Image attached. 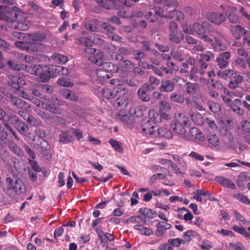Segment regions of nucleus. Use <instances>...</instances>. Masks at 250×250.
Here are the masks:
<instances>
[{"mask_svg":"<svg viewBox=\"0 0 250 250\" xmlns=\"http://www.w3.org/2000/svg\"><path fill=\"white\" fill-rule=\"evenodd\" d=\"M185 49L183 47H180L177 50L171 51L172 57L176 60L182 61L184 60L185 57Z\"/></svg>","mask_w":250,"mask_h":250,"instance_id":"412c9836","label":"nucleus"},{"mask_svg":"<svg viewBox=\"0 0 250 250\" xmlns=\"http://www.w3.org/2000/svg\"><path fill=\"white\" fill-rule=\"evenodd\" d=\"M187 93L189 95H194L196 93L197 89L199 88L198 84L191 83H188L186 85Z\"/></svg>","mask_w":250,"mask_h":250,"instance_id":"c9c22d12","label":"nucleus"},{"mask_svg":"<svg viewBox=\"0 0 250 250\" xmlns=\"http://www.w3.org/2000/svg\"><path fill=\"white\" fill-rule=\"evenodd\" d=\"M232 36L236 40H239L242 35H246L247 31L240 25L229 26Z\"/></svg>","mask_w":250,"mask_h":250,"instance_id":"4468645a","label":"nucleus"},{"mask_svg":"<svg viewBox=\"0 0 250 250\" xmlns=\"http://www.w3.org/2000/svg\"><path fill=\"white\" fill-rule=\"evenodd\" d=\"M168 243L171 244L175 247H179L181 244H185V241L180 238L175 239H170L168 240Z\"/></svg>","mask_w":250,"mask_h":250,"instance_id":"3c124183","label":"nucleus"},{"mask_svg":"<svg viewBox=\"0 0 250 250\" xmlns=\"http://www.w3.org/2000/svg\"><path fill=\"white\" fill-rule=\"evenodd\" d=\"M216 75L219 78L226 80L228 78H232V77L235 76L236 72L232 70L226 69L217 71Z\"/></svg>","mask_w":250,"mask_h":250,"instance_id":"4be33fe9","label":"nucleus"},{"mask_svg":"<svg viewBox=\"0 0 250 250\" xmlns=\"http://www.w3.org/2000/svg\"><path fill=\"white\" fill-rule=\"evenodd\" d=\"M159 107L160 112L163 111H169L171 108L169 103L165 101H161Z\"/></svg>","mask_w":250,"mask_h":250,"instance_id":"5fc2aeb1","label":"nucleus"},{"mask_svg":"<svg viewBox=\"0 0 250 250\" xmlns=\"http://www.w3.org/2000/svg\"><path fill=\"white\" fill-rule=\"evenodd\" d=\"M135 64L131 61L125 60L120 62L119 64V70L124 72H130L134 68Z\"/></svg>","mask_w":250,"mask_h":250,"instance_id":"6ab92c4d","label":"nucleus"},{"mask_svg":"<svg viewBox=\"0 0 250 250\" xmlns=\"http://www.w3.org/2000/svg\"><path fill=\"white\" fill-rule=\"evenodd\" d=\"M215 181L223 187L234 189L236 188L235 184L229 179L223 176H216L214 179Z\"/></svg>","mask_w":250,"mask_h":250,"instance_id":"dca6fc26","label":"nucleus"},{"mask_svg":"<svg viewBox=\"0 0 250 250\" xmlns=\"http://www.w3.org/2000/svg\"><path fill=\"white\" fill-rule=\"evenodd\" d=\"M62 104L61 102L59 101L57 98H52L48 102L45 108L52 113L61 114L63 111L62 108L60 107V105Z\"/></svg>","mask_w":250,"mask_h":250,"instance_id":"6e6552de","label":"nucleus"},{"mask_svg":"<svg viewBox=\"0 0 250 250\" xmlns=\"http://www.w3.org/2000/svg\"><path fill=\"white\" fill-rule=\"evenodd\" d=\"M139 212L144 215L145 217H148L149 218H152L153 215L156 214V212L151 209L147 208H140L139 210Z\"/></svg>","mask_w":250,"mask_h":250,"instance_id":"4c0bfd02","label":"nucleus"},{"mask_svg":"<svg viewBox=\"0 0 250 250\" xmlns=\"http://www.w3.org/2000/svg\"><path fill=\"white\" fill-rule=\"evenodd\" d=\"M242 135L245 141L250 144V122L248 121H243L241 122Z\"/></svg>","mask_w":250,"mask_h":250,"instance_id":"f3484780","label":"nucleus"},{"mask_svg":"<svg viewBox=\"0 0 250 250\" xmlns=\"http://www.w3.org/2000/svg\"><path fill=\"white\" fill-rule=\"evenodd\" d=\"M209 83L211 86L215 89L221 90L223 88V85L220 82L218 81L211 79L210 82H209Z\"/></svg>","mask_w":250,"mask_h":250,"instance_id":"0e129e2a","label":"nucleus"},{"mask_svg":"<svg viewBox=\"0 0 250 250\" xmlns=\"http://www.w3.org/2000/svg\"><path fill=\"white\" fill-rule=\"evenodd\" d=\"M16 18V17H11L10 21H7L6 22V25L13 29L19 28V25L20 24H18L15 21V18Z\"/></svg>","mask_w":250,"mask_h":250,"instance_id":"052dcab7","label":"nucleus"},{"mask_svg":"<svg viewBox=\"0 0 250 250\" xmlns=\"http://www.w3.org/2000/svg\"><path fill=\"white\" fill-rule=\"evenodd\" d=\"M5 181V193L11 199H15L26 191V186L22 181L15 175L6 177Z\"/></svg>","mask_w":250,"mask_h":250,"instance_id":"f257e3e1","label":"nucleus"},{"mask_svg":"<svg viewBox=\"0 0 250 250\" xmlns=\"http://www.w3.org/2000/svg\"><path fill=\"white\" fill-rule=\"evenodd\" d=\"M18 76H12L11 77L8 82V84L9 86L12 87L13 88L18 90L19 89V85Z\"/></svg>","mask_w":250,"mask_h":250,"instance_id":"37998d69","label":"nucleus"},{"mask_svg":"<svg viewBox=\"0 0 250 250\" xmlns=\"http://www.w3.org/2000/svg\"><path fill=\"white\" fill-rule=\"evenodd\" d=\"M230 57V52L227 51L220 54L216 60L218 67L220 69L226 68L229 65Z\"/></svg>","mask_w":250,"mask_h":250,"instance_id":"9d476101","label":"nucleus"},{"mask_svg":"<svg viewBox=\"0 0 250 250\" xmlns=\"http://www.w3.org/2000/svg\"><path fill=\"white\" fill-rule=\"evenodd\" d=\"M12 151L16 154L20 156H22L23 152L20 146L15 144H12L10 146Z\"/></svg>","mask_w":250,"mask_h":250,"instance_id":"13d9d810","label":"nucleus"},{"mask_svg":"<svg viewBox=\"0 0 250 250\" xmlns=\"http://www.w3.org/2000/svg\"><path fill=\"white\" fill-rule=\"evenodd\" d=\"M242 102L239 99H236L233 101L229 106L233 111L239 115H242L244 113V109L241 107Z\"/></svg>","mask_w":250,"mask_h":250,"instance_id":"aec40b11","label":"nucleus"},{"mask_svg":"<svg viewBox=\"0 0 250 250\" xmlns=\"http://www.w3.org/2000/svg\"><path fill=\"white\" fill-rule=\"evenodd\" d=\"M226 18H228L229 21L233 24H236L239 22V17L235 13L227 11L225 13Z\"/></svg>","mask_w":250,"mask_h":250,"instance_id":"ea45409f","label":"nucleus"},{"mask_svg":"<svg viewBox=\"0 0 250 250\" xmlns=\"http://www.w3.org/2000/svg\"><path fill=\"white\" fill-rule=\"evenodd\" d=\"M57 83L58 85L64 87H71L73 85V82L68 78L62 77L59 79Z\"/></svg>","mask_w":250,"mask_h":250,"instance_id":"58836bf2","label":"nucleus"},{"mask_svg":"<svg viewBox=\"0 0 250 250\" xmlns=\"http://www.w3.org/2000/svg\"><path fill=\"white\" fill-rule=\"evenodd\" d=\"M156 134L159 137L164 138L166 139H170L172 137V135L171 132L167 128L162 127L157 129Z\"/></svg>","mask_w":250,"mask_h":250,"instance_id":"a878e982","label":"nucleus"},{"mask_svg":"<svg viewBox=\"0 0 250 250\" xmlns=\"http://www.w3.org/2000/svg\"><path fill=\"white\" fill-rule=\"evenodd\" d=\"M197 133H199V129L196 127H191L189 130V135H182V137L185 140L194 141H195V138L197 137Z\"/></svg>","mask_w":250,"mask_h":250,"instance_id":"bb28decb","label":"nucleus"},{"mask_svg":"<svg viewBox=\"0 0 250 250\" xmlns=\"http://www.w3.org/2000/svg\"><path fill=\"white\" fill-rule=\"evenodd\" d=\"M34 146L43 155L45 159H50L51 155L48 152L50 147L47 141L43 140L36 142Z\"/></svg>","mask_w":250,"mask_h":250,"instance_id":"0eeeda50","label":"nucleus"},{"mask_svg":"<svg viewBox=\"0 0 250 250\" xmlns=\"http://www.w3.org/2000/svg\"><path fill=\"white\" fill-rule=\"evenodd\" d=\"M103 68L108 72L117 73L119 72V66L112 63L110 62H105L103 65Z\"/></svg>","mask_w":250,"mask_h":250,"instance_id":"c756f323","label":"nucleus"},{"mask_svg":"<svg viewBox=\"0 0 250 250\" xmlns=\"http://www.w3.org/2000/svg\"><path fill=\"white\" fill-rule=\"evenodd\" d=\"M109 143L116 151L121 153H123L124 149L121 143L112 138L109 140Z\"/></svg>","mask_w":250,"mask_h":250,"instance_id":"72a5a7b5","label":"nucleus"},{"mask_svg":"<svg viewBox=\"0 0 250 250\" xmlns=\"http://www.w3.org/2000/svg\"><path fill=\"white\" fill-rule=\"evenodd\" d=\"M240 180L244 182L250 181V175L249 173L247 172H241L238 176Z\"/></svg>","mask_w":250,"mask_h":250,"instance_id":"774afa93","label":"nucleus"},{"mask_svg":"<svg viewBox=\"0 0 250 250\" xmlns=\"http://www.w3.org/2000/svg\"><path fill=\"white\" fill-rule=\"evenodd\" d=\"M17 120V117L13 114L7 115L6 113L2 108H0V120L3 122L6 128L9 130L16 137V133L12 127L9 125L10 123H12V121Z\"/></svg>","mask_w":250,"mask_h":250,"instance_id":"39448f33","label":"nucleus"},{"mask_svg":"<svg viewBox=\"0 0 250 250\" xmlns=\"http://www.w3.org/2000/svg\"><path fill=\"white\" fill-rule=\"evenodd\" d=\"M190 116L192 121L196 124L199 125H202L203 123V118L201 117V115L200 113H190Z\"/></svg>","mask_w":250,"mask_h":250,"instance_id":"c03bdc74","label":"nucleus"},{"mask_svg":"<svg viewBox=\"0 0 250 250\" xmlns=\"http://www.w3.org/2000/svg\"><path fill=\"white\" fill-rule=\"evenodd\" d=\"M170 99L173 102L179 104H182L184 103L185 101V98L184 97L179 95L175 92H173L170 96Z\"/></svg>","mask_w":250,"mask_h":250,"instance_id":"79ce46f5","label":"nucleus"},{"mask_svg":"<svg viewBox=\"0 0 250 250\" xmlns=\"http://www.w3.org/2000/svg\"><path fill=\"white\" fill-rule=\"evenodd\" d=\"M154 89V86L146 83L138 90L137 94L141 100L145 102H148L150 100V96L148 92Z\"/></svg>","mask_w":250,"mask_h":250,"instance_id":"423d86ee","label":"nucleus"},{"mask_svg":"<svg viewBox=\"0 0 250 250\" xmlns=\"http://www.w3.org/2000/svg\"><path fill=\"white\" fill-rule=\"evenodd\" d=\"M185 39V35L181 32H177L176 33L169 34L168 39L172 42L176 44H180L181 41Z\"/></svg>","mask_w":250,"mask_h":250,"instance_id":"5701e85b","label":"nucleus"},{"mask_svg":"<svg viewBox=\"0 0 250 250\" xmlns=\"http://www.w3.org/2000/svg\"><path fill=\"white\" fill-rule=\"evenodd\" d=\"M10 124H13L21 134L24 136L27 134L29 130L28 127L25 124L20 121L18 117L17 120L12 121V123H10Z\"/></svg>","mask_w":250,"mask_h":250,"instance_id":"a211bd4d","label":"nucleus"},{"mask_svg":"<svg viewBox=\"0 0 250 250\" xmlns=\"http://www.w3.org/2000/svg\"><path fill=\"white\" fill-rule=\"evenodd\" d=\"M156 4H160L168 8L175 7L178 5L176 0H154Z\"/></svg>","mask_w":250,"mask_h":250,"instance_id":"393cba45","label":"nucleus"},{"mask_svg":"<svg viewBox=\"0 0 250 250\" xmlns=\"http://www.w3.org/2000/svg\"><path fill=\"white\" fill-rule=\"evenodd\" d=\"M17 14L10 11L8 8L3 5H0V20L5 22L10 21L11 17H17Z\"/></svg>","mask_w":250,"mask_h":250,"instance_id":"f8f14e48","label":"nucleus"},{"mask_svg":"<svg viewBox=\"0 0 250 250\" xmlns=\"http://www.w3.org/2000/svg\"><path fill=\"white\" fill-rule=\"evenodd\" d=\"M206 17L211 23L220 25L225 22L227 19L226 16L219 12H209L207 14Z\"/></svg>","mask_w":250,"mask_h":250,"instance_id":"1a4fd4ad","label":"nucleus"},{"mask_svg":"<svg viewBox=\"0 0 250 250\" xmlns=\"http://www.w3.org/2000/svg\"><path fill=\"white\" fill-rule=\"evenodd\" d=\"M71 139L72 136L67 131L62 132L60 134V139L61 142L67 143L71 141Z\"/></svg>","mask_w":250,"mask_h":250,"instance_id":"603ef678","label":"nucleus"},{"mask_svg":"<svg viewBox=\"0 0 250 250\" xmlns=\"http://www.w3.org/2000/svg\"><path fill=\"white\" fill-rule=\"evenodd\" d=\"M44 48V45L40 42L33 41L28 42L27 52L28 53L43 51Z\"/></svg>","mask_w":250,"mask_h":250,"instance_id":"ddd939ff","label":"nucleus"},{"mask_svg":"<svg viewBox=\"0 0 250 250\" xmlns=\"http://www.w3.org/2000/svg\"><path fill=\"white\" fill-rule=\"evenodd\" d=\"M29 91L31 93L37 97L41 98L42 95V94L41 93V88L40 87L39 83L36 84L35 86L31 87L29 89Z\"/></svg>","mask_w":250,"mask_h":250,"instance_id":"de8ad7c7","label":"nucleus"},{"mask_svg":"<svg viewBox=\"0 0 250 250\" xmlns=\"http://www.w3.org/2000/svg\"><path fill=\"white\" fill-rule=\"evenodd\" d=\"M35 135L34 137L33 140L36 142L38 141L45 140V131L42 129H37L35 131Z\"/></svg>","mask_w":250,"mask_h":250,"instance_id":"473e14b6","label":"nucleus"},{"mask_svg":"<svg viewBox=\"0 0 250 250\" xmlns=\"http://www.w3.org/2000/svg\"><path fill=\"white\" fill-rule=\"evenodd\" d=\"M101 27L107 32V36L112 40L122 41L123 38L114 33L115 28L107 23L104 22L101 25Z\"/></svg>","mask_w":250,"mask_h":250,"instance_id":"9b49d317","label":"nucleus"},{"mask_svg":"<svg viewBox=\"0 0 250 250\" xmlns=\"http://www.w3.org/2000/svg\"><path fill=\"white\" fill-rule=\"evenodd\" d=\"M79 44H83L87 47H90L92 46L93 42L91 40L86 37H81L78 40Z\"/></svg>","mask_w":250,"mask_h":250,"instance_id":"bf43d9fd","label":"nucleus"},{"mask_svg":"<svg viewBox=\"0 0 250 250\" xmlns=\"http://www.w3.org/2000/svg\"><path fill=\"white\" fill-rule=\"evenodd\" d=\"M208 141L212 146H218L220 144L219 138L215 134H211L208 136Z\"/></svg>","mask_w":250,"mask_h":250,"instance_id":"a18cd8bd","label":"nucleus"},{"mask_svg":"<svg viewBox=\"0 0 250 250\" xmlns=\"http://www.w3.org/2000/svg\"><path fill=\"white\" fill-rule=\"evenodd\" d=\"M200 59L206 62H209L214 59V55L209 51H207L200 54Z\"/></svg>","mask_w":250,"mask_h":250,"instance_id":"a19ab883","label":"nucleus"},{"mask_svg":"<svg viewBox=\"0 0 250 250\" xmlns=\"http://www.w3.org/2000/svg\"><path fill=\"white\" fill-rule=\"evenodd\" d=\"M119 51L121 53V55L128 56L132 54V49L130 48H127L125 47H120Z\"/></svg>","mask_w":250,"mask_h":250,"instance_id":"338daca9","label":"nucleus"},{"mask_svg":"<svg viewBox=\"0 0 250 250\" xmlns=\"http://www.w3.org/2000/svg\"><path fill=\"white\" fill-rule=\"evenodd\" d=\"M84 52L86 53L92 54V56L89 58V60L97 65H103L105 62L104 53L99 50H97L93 48L87 47L84 49Z\"/></svg>","mask_w":250,"mask_h":250,"instance_id":"20e7f679","label":"nucleus"},{"mask_svg":"<svg viewBox=\"0 0 250 250\" xmlns=\"http://www.w3.org/2000/svg\"><path fill=\"white\" fill-rule=\"evenodd\" d=\"M42 92H45L47 94H51L53 92V87L49 85L39 83Z\"/></svg>","mask_w":250,"mask_h":250,"instance_id":"6e6d98bb","label":"nucleus"},{"mask_svg":"<svg viewBox=\"0 0 250 250\" xmlns=\"http://www.w3.org/2000/svg\"><path fill=\"white\" fill-rule=\"evenodd\" d=\"M110 57L112 60H116V61H123L124 57L121 55V53L119 52V50L118 52H110Z\"/></svg>","mask_w":250,"mask_h":250,"instance_id":"4d7b16f0","label":"nucleus"},{"mask_svg":"<svg viewBox=\"0 0 250 250\" xmlns=\"http://www.w3.org/2000/svg\"><path fill=\"white\" fill-rule=\"evenodd\" d=\"M15 106H16L20 108L25 109H28L30 108V106L28 103H26L24 100L19 98L17 99V102Z\"/></svg>","mask_w":250,"mask_h":250,"instance_id":"09e8293b","label":"nucleus"},{"mask_svg":"<svg viewBox=\"0 0 250 250\" xmlns=\"http://www.w3.org/2000/svg\"><path fill=\"white\" fill-rule=\"evenodd\" d=\"M192 32H193V34L195 33L201 35L205 33V30L202 25L198 22H195L192 26Z\"/></svg>","mask_w":250,"mask_h":250,"instance_id":"e433bc0d","label":"nucleus"},{"mask_svg":"<svg viewBox=\"0 0 250 250\" xmlns=\"http://www.w3.org/2000/svg\"><path fill=\"white\" fill-rule=\"evenodd\" d=\"M27 122L33 126H39L42 124L40 120L37 119L31 115H30L29 119L27 120Z\"/></svg>","mask_w":250,"mask_h":250,"instance_id":"680f3d73","label":"nucleus"},{"mask_svg":"<svg viewBox=\"0 0 250 250\" xmlns=\"http://www.w3.org/2000/svg\"><path fill=\"white\" fill-rule=\"evenodd\" d=\"M208 105L211 111L215 114H219L221 111V108L220 105L213 101H209L208 102Z\"/></svg>","mask_w":250,"mask_h":250,"instance_id":"f704fd0d","label":"nucleus"},{"mask_svg":"<svg viewBox=\"0 0 250 250\" xmlns=\"http://www.w3.org/2000/svg\"><path fill=\"white\" fill-rule=\"evenodd\" d=\"M51 61L56 63H65L68 59L67 57L62 54H53L50 57Z\"/></svg>","mask_w":250,"mask_h":250,"instance_id":"b1692460","label":"nucleus"},{"mask_svg":"<svg viewBox=\"0 0 250 250\" xmlns=\"http://www.w3.org/2000/svg\"><path fill=\"white\" fill-rule=\"evenodd\" d=\"M162 92H170L174 89V83L170 80H164L161 81L159 88Z\"/></svg>","mask_w":250,"mask_h":250,"instance_id":"2eb2a0df","label":"nucleus"},{"mask_svg":"<svg viewBox=\"0 0 250 250\" xmlns=\"http://www.w3.org/2000/svg\"><path fill=\"white\" fill-rule=\"evenodd\" d=\"M166 231V228L164 227V222L158 221L156 225V229L155 231V234L157 237L163 236Z\"/></svg>","mask_w":250,"mask_h":250,"instance_id":"7c9ffc66","label":"nucleus"},{"mask_svg":"<svg viewBox=\"0 0 250 250\" xmlns=\"http://www.w3.org/2000/svg\"><path fill=\"white\" fill-rule=\"evenodd\" d=\"M101 93L105 98L108 99H113L117 96L115 88L114 89L103 88L101 90Z\"/></svg>","mask_w":250,"mask_h":250,"instance_id":"cd10ccee","label":"nucleus"},{"mask_svg":"<svg viewBox=\"0 0 250 250\" xmlns=\"http://www.w3.org/2000/svg\"><path fill=\"white\" fill-rule=\"evenodd\" d=\"M132 54H133V58L138 61H141L143 58L146 57V54L142 51L132 50Z\"/></svg>","mask_w":250,"mask_h":250,"instance_id":"49530a36","label":"nucleus"},{"mask_svg":"<svg viewBox=\"0 0 250 250\" xmlns=\"http://www.w3.org/2000/svg\"><path fill=\"white\" fill-rule=\"evenodd\" d=\"M190 121L184 113L176 112L174 114V120L171 123L173 131L182 136L186 133V128L190 126Z\"/></svg>","mask_w":250,"mask_h":250,"instance_id":"7ed1b4c3","label":"nucleus"},{"mask_svg":"<svg viewBox=\"0 0 250 250\" xmlns=\"http://www.w3.org/2000/svg\"><path fill=\"white\" fill-rule=\"evenodd\" d=\"M199 70L197 66H194L191 67L190 70L189 71V77L190 80H195L197 79L196 74L198 73Z\"/></svg>","mask_w":250,"mask_h":250,"instance_id":"e2e57ef3","label":"nucleus"},{"mask_svg":"<svg viewBox=\"0 0 250 250\" xmlns=\"http://www.w3.org/2000/svg\"><path fill=\"white\" fill-rule=\"evenodd\" d=\"M15 106H16L20 108L25 109H28L30 108V106L28 103H26L24 100L19 98L17 99V102Z\"/></svg>","mask_w":250,"mask_h":250,"instance_id":"8fccbe9b","label":"nucleus"},{"mask_svg":"<svg viewBox=\"0 0 250 250\" xmlns=\"http://www.w3.org/2000/svg\"><path fill=\"white\" fill-rule=\"evenodd\" d=\"M233 197L238 199L240 202H242L243 203L246 204L247 205H249L250 204V200L248 198L247 196L242 194H234Z\"/></svg>","mask_w":250,"mask_h":250,"instance_id":"864d4df0","label":"nucleus"},{"mask_svg":"<svg viewBox=\"0 0 250 250\" xmlns=\"http://www.w3.org/2000/svg\"><path fill=\"white\" fill-rule=\"evenodd\" d=\"M117 96H123L128 93V89L124 87H120L115 88Z\"/></svg>","mask_w":250,"mask_h":250,"instance_id":"69168bd1","label":"nucleus"},{"mask_svg":"<svg viewBox=\"0 0 250 250\" xmlns=\"http://www.w3.org/2000/svg\"><path fill=\"white\" fill-rule=\"evenodd\" d=\"M62 94L63 97L65 99L70 100L71 101H77L78 100V97L68 89H66L62 92Z\"/></svg>","mask_w":250,"mask_h":250,"instance_id":"c85d7f7f","label":"nucleus"},{"mask_svg":"<svg viewBox=\"0 0 250 250\" xmlns=\"http://www.w3.org/2000/svg\"><path fill=\"white\" fill-rule=\"evenodd\" d=\"M129 114L136 117H142L144 115L143 110L141 106H133L130 108Z\"/></svg>","mask_w":250,"mask_h":250,"instance_id":"2f4dec72","label":"nucleus"},{"mask_svg":"<svg viewBox=\"0 0 250 250\" xmlns=\"http://www.w3.org/2000/svg\"><path fill=\"white\" fill-rule=\"evenodd\" d=\"M149 119H144L142 122L143 131L152 137L156 136L155 128L158 123H161V116L159 113L151 109L149 111Z\"/></svg>","mask_w":250,"mask_h":250,"instance_id":"f03ea898","label":"nucleus"}]
</instances>
